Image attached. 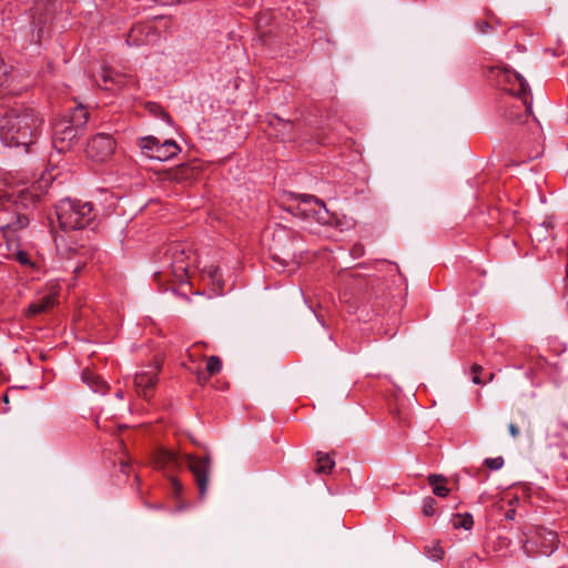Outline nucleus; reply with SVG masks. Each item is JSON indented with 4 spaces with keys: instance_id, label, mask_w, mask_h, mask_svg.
<instances>
[{
    "instance_id": "nucleus-1",
    "label": "nucleus",
    "mask_w": 568,
    "mask_h": 568,
    "mask_svg": "<svg viewBox=\"0 0 568 568\" xmlns=\"http://www.w3.org/2000/svg\"><path fill=\"white\" fill-rule=\"evenodd\" d=\"M42 124L43 119L33 109H8L0 119V139L7 146L28 150L38 139Z\"/></svg>"
},
{
    "instance_id": "nucleus-2",
    "label": "nucleus",
    "mask_w": 568,
    "mask_h": 568,
    "mask_svg": "<svg viewBox=\"0 0 568 568\" xmlns=\"http://www.w3.org/2000/svg\"><path fill=\"white\" fill-rule=\"evenodd\" d=\"M182 460L185 462L187 469L193 476L194 483L199 489L200 498H205L213 471L212 458L210 455L196 456L194 454H185L181 457L173 450L159 448L153 454L152 463L156 469L174 471L181 467Z\"/></svg>"
},
{
    "instance_id": "nucleus-3",
    "label": "nucleus",
    "mask_w": 568,
    "mask_h": 568,
    "mask_svg": "<svg viewBox=\"0 0 568 568\" xmlns=\"http://www.w3.org/2000/svg\"><path fill=\"white\" fill-rule=\"evenodd\" d=\"M39 200V195L30 190L7 193L0 189V221L4 235L28 226L31 211Z\"/></svg>"
},
{
    "instance_id": "nucleus-4",
    "label": "nucleus",
    "mask_w": 568,
    "mask_h": 568,
    "mask_svg": "<svg viewBox=\"0 0 568 568\" xmlns=\"http://www.w3.org/2000/svg\"><path fill=\"white\" fill-rule=\"evenodd\" d=\"M161 263L162 271L154 274L155 280L171 275L176 282L184 283L197 265V254L191 244L174 242L165 247Z\"/></svg>"
},
{
    "instance_id": "nucleus-5",
    "label": "nucleus",
    "mask_w": 568,
    "mask_h": 568,
    "mask_svg": "<svg viewBox=\"0 0 568 568\" xmlns=\"http://www.w3.org/2000/svg\"><path fill=\"white\" fill-rule=\"evenodd\" d=\"M89 120V111L79 104L70 114L53 124L52 144L59 153L70 151L78 142Z\"/></svg>"
},
{
    "instance_id": "nucleus-6",
    "label": "nucleus",
    "mask_w": 568,
    "mask_h": 568,
    "mask_svg": "<svg viewBox=\"0 0 568 568\" xmlns=\"http://www.w3.org/2000/svg\"><path fill=\"white\" fill-rule=\"evenodd\" d=\"M55 214L61 230L75 231L87 227L93 220V205L90 202L63 199L55 205Z\"/></svg>"
},
{
    "instance_id": "nucleus-7",
    "label": "nucleus",
    "mask_w": 568,
    "mask_h": 568,
    "mask_svg": "<svg viewBox=\"0 0 568 568\" xmlns=\"http://www.w3.org/2000/svg\"><path fill=\"white\" fill-rule=\"evenodd\" d=\"M498 81L505 91L527 103V98H530V89L521 74L508 67H504L498 71Z\"/></svg>"
},
{
    "instance_id": "nucleus-8",
    "label": "nucleus",
    "mask_w": 568,
    "mask_h": 568,
    "mask_svg": "<svg viewBox=\"0 0 568 568\" xmlns=\"http://www.w3.org/2000/svg\"><path fill=\"white\" fill-rule=\"evenodd\" d=\"M359 291L367 303L372 304L375 312L379 313L388 301L386 285L379 277H369L361 282Z\"/></svg>"
},
{
    "instance_id": "nucleus-9",
    "label": "nucleus",
    "mask_w": 568,
    "mask_h": 568,
    "mask_svg": "<svg viewBox=\"0 0 568 568\" xmlns=\"http://www.w3.org/2000/svg\"><path fill=\"white\" fill-rule=\"evenodd\" d=\"M115 150V141L110 134L98 133L92 136L85 149L89 159L95 162H105Z\"/></svg>"
},
{
    "instance_id": "nucleus-10",
    "label": "nucleus",
    "mask_w": 568,
    "mask_h": 568,
    "mask_svg": "<svg viewBox=\"0 0 568 568\" xmlns=\"http://www.w3.org/2000/svg\"><path fill=\"white\" fill-rule=\"evenodd\" d=\"M142 150L151 151V158L159 161H166L175 156L180 152V146L173 140H166L163 143L154 136H144L140 141Z\"/></svg>"
},
{
    "instance_id": "nucleus-11",
    "label": "nucleus",
    "mask_w": 568,
    "mask_h": 568,
    "mask_svg": "<svg viewBox=\"0 0 568 568\" xmlns=\"http://www.w3.org/2000/svg\"><path fill=\"white\" fill-rule=\"evenodd\" d=\"M160 364L158 362L142 367L134 376V386L136 392L145 398L151 396L158 383V374L160 372Z\"/></svg>"
},
{
    "instance_id": "nucleus-12",
    "label": "nucleus",
    "mask_w": 568,
    "mask_h": 568,
    "mask_svg": "<svg viewBox=\"0 0 568 568\" xmlns=\"http://www.w3.org/2000/svg\"><path fill=\"white\" fill-rule=\"evenodd\" d=\"M159 39V31L151 22H139L134 24L128 33L126 43L129 45H146Z\"/></svg>"
},
{
    "instance_id": "nucleus-13",
    "label": "nucleus",
    "mask_w": 568,
    "mask_h": 568,
    "mask_svg": "<svg viewBox=\"0 0 568 568\" xmlns=\"http://www.w3.org/2000/svg\"><path fill=\"white\" fill-rule=\"evenodd\" d=\"M531 111V101L530 98H527V103H524L520 100V103H511L505 106L503 116L505 120L513 124H523L525 123Z\"/></svg>"
},
{
    "instance_id": "nucleus-14",
    "label": "nucleus",
    "mask_w": 568,
    "mask_h": 568,
    "mask_svg": "<svg viewBox=\"0 0 568 568\" xmlns=\"http://www.w3.org/2000/svg\"><path fill=\"white\" fill-rule=\"evenodd\" d=\"M305 199V203L308 201V203H314L316 206L313 211V220L322 225H333L335 223L336 216L326 209V205L322 200L316 196H306Z\"/></svg>"
},
{
    "instance_id": "nucleus-15",
    "label": "nucleus",
    "mask_w": 568,
    "mask_h": 568,
    "mask_svg": "<svg viewBox=\"0 0 568 568\" xmlns=\"http://www.w3.org/2000/svg\"><path fill=\"white\" fill-rule=\"evenodd\" d=\"M306 196H311L310 194H296L294 196V201L296 202L295 205H292L290 207V211L295 216L302 217L304 220L312 219L313 211L315 210L314 203H305Z\"/></svg>"
},
{
    "instance_id": "nucleus-16",
    "label": "nucleus",
    "mask_w": 568,
    "mask_h": 568,
    "mask_svg": "<svg viewBox=\"0 0 568 568\" xmlns=\"http://www.w3.org/2000/svg\"><path fill=\"white\" fill-rule=\"evenodd\" d=\"M102 84L97 82L98 87L104 90H113L114 88H121L125 83V79L122 74L113 71L109 68H103L101 73Z\"/></svg>"
},
{
    "instance_id": "nucleus-17",
    "label": "nucleus",
    "mask_w": 568,
    "mask_h": 568,
    "mask_svg": "<svg viewBox=\"0 0 568 568\" xmlns=\"http://www.w3.org/2000/svg\"><path fill=\"white\" fill-rule=\"evenodd\" d=\"M57 302V297L54 294H45L32 302L26 311L27 316H34L40 313H44L51 310Z\"/></svg>"
},
{
    "instance_id": "nucleus-18",
    "label": "nucleus",
    "mask_w": 568,
    "mask_h": 568,
    "mask_svg": "<svg viewBox=\"0 0 568 568\" xmlns=\"http://www.w3.org/2000/svg\"><path fill=\"white\" fill-rule=\"evenodd\" d=\"M222 369V361L219 356L212 355L206 358V375L199 371L196 372L197 382L203 384L206 383L211 376L219 374Z\"/></svg>"
},
{
    "instance_id": "nucleus-19",
    "label": "nucleus",
    "mask_w": 568,
    "mask_h": 568,
    "mask_svg": "<svg viewBox=\"0 0 568 568\" xmlns=\"http://www.w3.org/2000/svg\"><path fill=\"white\" fill-rule=\"evenodd\" d=\"M82 381L97 393H104L106 389V384L102 379L101 376L97 375L94 372L90 369H84L82 372Z\"/></svg>"
},
{
    "instance_id": "nucleus-20",
    "label": "nucleus",
    "mask_w": 568,
    "mask_h": 568,
    "mask_svg": "<svg viewBox=\"0 0 568 568\" xmlns=\"http://www.w3.org/2000/svg\"><path fill=\"white\" fill-rule=\"evenodd\" d=\"M428 484L433 487L434 495L438 497H447L450 489L446 486L447 478L443 475L430 474L427 477Z\"/></svg>"
},
{
    "instance_id": "nucleus-21",
    "label": "nucleus",
    "mask_w": 568,
    "mask_h": 568,
    "mask_svg": "<svg viewBox=\"0 0 568 568\" xmlns=\"http://www.w3.org/2000/svg\"><path fill=\"white\" fill-rule=\"evenodd\" d=\"M270 124L283 136L292 138L293 122L281 119L277 115H273L270 120Z\"/></svg>"
},
{
    "instance_id": "nucleus-22",
    "label": "nucleus",
    "mask_w": 568,
    "mask_h": 568,
    "mask_svg": "<svg viewBox=\"0 0 568 568\" xmlns=\"http://www.w3.org/2000/svg\"><path fill=\"white\" fill-rule=\"evenodd\" d=\"M483 373L484 368L478 364H474L470 368L471 382L477 385H485L491 382L495 377V373L493 372L486 373L484 377H481Z\"/></svg>"
},
{
    "instance_id": "nucleus-23",
    "label": "nucleus",
    "mask_w": 568,
    "mask_h": 568,
    "mask_svg": "<svg viewBox=\"0 0 568 568\" xmlns=\"http://www.w3.org/2000/svg\"><path fill=\"white\" fill-rule=\"evenodd\" d=\"M316 471L320 474H328L335 466V462L327 454L317 453Z\"/></svg>"
},
{
    "instance_id": "nucleus-24",
    "label": "nucleus",
    "mask_w": 568,
    "mask_h": 568,
    "mask_svg": "<svg viewBox=\"0 0 568 568\" xmlns=\"http://www.w3.org/2000/svg\"><path fill=\"white\" fill-rule=\"evenodd\" d=\"M474 525L473 516L468 513L466 514H456L453 519L454 528H464L466 530L470 529Z\"/></svg>"
},
{
    "instance_id": "nucleus-25",
    "label": "nucleus",
    "mask_w": 568,
    "mask_h": 568,
    "mask_svg": "<svg viewBox=\"0 0 568 568\" xmlns=\"http://www.w3.org/2000/svg\"><path fill=\"white\" fill-rule=\"evenodd\" d=\"M436 500L433 497H426L423 503L422 513L424 516L432 517L435 515Z\"/></svg>"
},
{
    "instance_id": "nucleus-26",
    "label": "nucleus",
    "mask_w": 568,
    "mask_h": 568,
    "mask_svg": "<svg viewBox=\"0 0 568 568\" xmlns=\"http://www.w3.org/2000/svg\"><path fill=\"white\" fill-rule=\"evenodd\" d=\"M504 458L501 456L495 458H486L484 465L491 470H498L504 466Z\"/></svg>"
},
{
    "instance_id": "nucleus-27",
    "label": "nucleus",
    "mask_w": 568,
    "mask_h": 568,
    "mask_svg": "<svg viewBox=\"0 0 568 568\" xmlns=\"http://www.w3.org/2000/svg\"><path fill=\"white\" fill-rule=\"evenodd\" d=\"M170 483L173 496L179 498L183 493V485L173 476H170Z\"/></svg>"
},
{
    "instance_id": "nucleus-28",
    "label": "nucleus",
    "mask_w": 568,
    "mask_h": 568,
    "mask_svg": "<svg viewBox=\"0 0 568 568\" xmlns=\"http://www.w3.org/2000/svg\"><path fill=\"white\" fill-rule=\"evenodd\" d=\"M16 260L24 266H32L33 263L31 262V258L29 254L24 251H19L16 253Z\"/></svg>"
},
{
    "instance_id": "nucleus-29",
    "label": "nucleus",
    "mask_w": 568,
    "mask_h": 568,
    "mask_svg": "<svg viewBox=\"0 0 568 568\" xmlns=\"http://www.w3.org/2000/svg\"><path fill=\"white\" fill-rule=\"evenodd\" d=\"M205 272L207 273L209 277L214 282V283H220L221 281V274H220V267L217 266H210L205 270Z\"/></svg>"
},
{
    "instance_id": "nucleus-30",
    "label": "nucleus",
    "mask_w": 568,
    "mask_h": 568,
    "mask_svg": "<svg viewBox=\"0 0 568 568\" xmlns=\"http://www.w3.org/2000/svg\"><path fill=\"white\" fill-rule=\"evenodd\" d=\"M365 253V248H364V245L361 244V243H356L352 246L351 248V255L354 257V258H359L364 255Z\"/></svg>"
},
{
    "instance_id": "nucleus-31",
    "label": "nucleus",
    "mask_w": 568,
    "mask_h": 568,
    "mask_svg": "<svg viewBox=\"0 0 568 568\" xmlns=\"http://www.w3.org/2000/svg\"><path fill=\"white\" fill-rule=\"evenodd\" d=\"M444 556V549L440 546H435L433 550L429 552V557L434 560H440Z\"/></svg>"
},
{
    "instance_id": "nucleus-32",
    "label": "nucleus",
    "mask_w": 568,
    "mask_h": 568,
    "mask_svg": "<svg viewBox=\"0 0 568 568\" xmlns=\"http://www.w3.org/2000/svg\"><path fill=\"white\" fill-rule=\"evenodd\" d=\"M508 430H509V434L513 438H517L519 436V428L517 425H515L514 423H510L508 425Z\"/></svg>"
},
{
    "instance_id": "nucleus-33",
    "label": "nucleus",
    "mask_w": 568,
    "mask_h": 568,
    "mask_svg": "<svg viewBox=\"0 0 568 568\" xmlns=\"http://www.w3.org/2000/svg\"><path fill=\"white\" fill-rule=\"evenodd\" d=\"M154 106H155L156 109H160L161 116H162L165 121H168V122H170V121H171V116H170V114H169L168 112H165L164 110H162L159 105H154Z\"/></svg>"
},
{
    "instance_id": "nucleus-34",
    "label": "nucleus",
    "mask_w": 568,
    "mask_h": 568,
    "mask_svg": "<svg viewBox=\"0 0 568 568\" xmlns=\"http://www.w3.org/2000/svg\"><path fill=\"white\" fill-rule=\"evenodd\" d=\"M129 467H130L129 462H126V460H121L120 462V469H121L122 473L125 474L126 470L129 469Z\"/></svg>"
},
{
    "instance_id": "nucleus-35",
    "label": "nucleus",
    "mask_w": 568,
    "mask_h": 568,
    "mask_svg": "<svg viewBox=\"0 0 568 568\" xmlns=\"http://www.w3.org/2000/svg\"><path fill=\"white\" fill-rule=\"evenodd\" d=\"M548 535H549V539H548V541H549L551 545H554V544L557 541V535H556V534H554V532H549Z\"/></svg>"
},
{
    "instance_id": "nucleus-36",
    "label": "nucleus",
    "mask_w": 568,
    "mask_h": 568,
    "mask_svg": "<svg viewBox=\"0 0 568 568\" xmlns=\"http://www.w3.org/2000/svg\"><path fill=\"white\" fill-rule=\"evenodd\" d=\"M479 28L481 32H487V30L489 29V24L488 22H483L479 24Z\"/></svg>"
},
{
    "instance_id": "nucleus-37",
    "label": "nucleus",
    "mask_w": 568,
    "mask_h": 568,
    "mask_svg": "<svg viewBox=\"0 0 568 568\" xmlns=\"http://www.w3.org/2000/svg\"><path fill=\"white\" fill-rule=\"evenodd\" d=\"M506 518L513 520L515 518V510L507 511Z\"/></svg>"
},
{
    "instance_id": "nucleus-38",
    "label": "nucleus",
    "mask_w": 568,
    "mask_h": 568,
    "mask_svg": "<svg viewBox=\"0 0 568 568\" xmlns=\"http://www.w3.org/2000/svg\"><path fill=\"white\" fill-rule=\"evenodd\" d=\"M2 399H3V402H4V403H8V402H9V396H8L7 394H4V395L2 396Z\"/></svg>"
},
{
    "instance_id": "nucleus-39",
    "label": "nucleus",
    "mask_w": 568,
    "mask_h": 568,
    "mask_svg": "<svg viewBox=\"0 0 568 568\" xmlns=\"http://www.w3.org/2000/svg\"><path fill=\"white\" fill-rule=\"evenodd\" d=\"M191 440H192V443H193L194 445H197V446H199V443L196 442V439L191 438Z\"/></svg>"
},
{
    "instance_id": "nucleus-40",
    "label": "nucleus",
    "mask_w": 568,
    "mask_h": 568,
    "mask_svg": "<svg viewBox=\"0 0 568 568\" xmlns=\"http://www.w3.org/2000/svg\"><path fill=\"white\" fill-rule=\"evenodd\" d=\"M120 445L124 449V443L122 440H120Z\"/></svg>"
},
{
    "instance_id": "nucleus-41",
    "label": "nucleus",
    "mask_w": 568,
    "mask_h": 568,
    "mask_svg": "<svg viewBox=\"0 0 568 568\" xmlns=\"http://www.w3.org/2000/svg\"><path fill=\"white\" fill-rule=\"evenodd\" d=\"M116 396H118V397H120V398H122V394H121L120 392H119V393H116Z\"/></svg>"
}]
</instances>
